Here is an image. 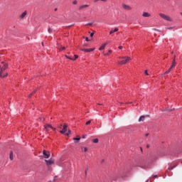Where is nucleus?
Returning a JSON list of instances; mask_svg holds the SVG:
<instances>
[{"label": "nucleus", "instance_id": "f257e3e1", "mask_svg": "<svg viewBox=\"0 0 182 182\" xmlns=\"http://www.w3.org/2000/svg\"><path fill=\"white\" fill-rule=\"evenodd\" d=\"M8 69V63L1 61V69L0 70V77H6L8 76V73H6V75H4V70Z\"/></svg>", "mask_w": 182, "mask_h": 182}, {"label": "nucleus", "instance_id": "f03ea898", "mask_svg": "<svg viewBox=\"0 0 182 182\" xmlns=\"http://www.w3.org/2000/svg\"><path fill=\"white\" fill-rule=\"evenodd\" d=\"M119 59H122L121 61H119V65H126V63H128V62H130L132 60V58L129 56H120L119 57Z\"/></svg>", "mask_w": 182, "mask_h": 182}, {"label": "nucleus", "instance_id": "7ed1b4c3", "mask_svg": "<svg viewBox=\"0 0 182 182\" xmlns=\"http://www.w3.org/2000/svg\"><path fill=\"white\" fill-rule=\"evenodd\" d=\"M159 16L162 18V19H164L165 21H168V22H171L173 21V19H171V17L163 13H159Z\"/></svg>", "mask_w": 182, "mask_h": 182}, {"label": "nucleus", "instance_id": "20e7f679", "mask_svg": "<svg viewBox=\"0 0 182 182\" xmlns=\"http://www.w3.org/2000/svg\"><path fill=\"white\" fill-rule=\"evenodd\" d=\"M122 8L124 11H132V9H133V7L129 4H126L125 3L122 4Z\"/></svg>", "mask_w": 182, "mask_h": 182}, {"label": "nucleus", "instance_id": "39448f33", "mask_svg": "<svg viewBox=\"0 0 182 182\" xmlns=\"http://www.w3.org/2000/svg\"><path fill=\"white\" fill-rule=\"evenodd\" d=\"M66 132H68V124H64L63 130L60 131V133H61V134H65Z\"/></svg>", "mask_w": 182, "mask_h": 182}, {"label": "nucleus", "instance_id": "423d86ee", "mask_svg": "<svg viewBox=\"0 0 182 182\" xmlns=\"http://www.w3.org/2000/svg\"><path fill=\"white\" fill-rule=\"evenodd\" d=\"M43 154L45 159H49V157H50V152L46 150L43 151Z\"/></svg>", "mask_w": 182, "mask_h": 182}, {"label": "nucleus", "instance_id": "0eeeda50", "mask_svg": "<svg viewBox=\"0 0 182 182\" xmlns=\"http://www.w3.org/2000/svg\"><path fill=\"white\" fill-rule=\"evenodd\" d=\"M80 50H82V52H93L95 50V48H86V49H83L81 48Z\"/></svg>", "mask_w": 182, "mask_h": 182}, {"label": "nucleus", "instance_id": "6e6552de", "mask_svg": "<svg viewBox=\"0 0 182 182\" xmlns=\"http://www.w3.org/2000/svg\"><path fill=\"white\" fill-rule=\"evenodd\" d=\"M142 16L144 18H150V16H151V14H150V13L149 12H143Z\"/></svg>", "mask_w": 182, "mask_h": 182}, {"label": "nucleus", "instance_id": "1a4fd4ad", "mask_svg": "<svg viewBox=\"0 0 182 182\" xmlns=\"http://www.w3.org/2000/svg\"><path fill=\"white\" fill-rule=\"evenodd\" d=\"M26 15H28V11H25L19 16L20 19H23V18H25Z\"/></svg>", "mask_w": 182, "mask_h": 182}, {"label": "nucleus", "instance_id": "9d476101", "mask_svg": "<svg viewBox=\"0 0 182 182\" xmlns=\"http://www.w3.org/2000/svg\"><path fill=\"white\" fill-rule=\"evenodd\" d=\"M44 128L46 129V130H48L49 128L52 129L53 130H55V128L52 127V124H46V125H44Z\"/></svg>", "mask_w": 182, "mask_h": 182}, {"label": "nucleus", "instance_id": "9b49d317", "mask_svg": "<svg viewBox=\"0 0 182 182\" xmlns=\"http://www.w3.org/2000/svg\"><path fill=\"white\" fill-rule=\"evenodd\" d=\"M85 8H89V5L84 4L79 6V10L82 11V9H85Z\"/></svg>", "mask_w": 182, "mask_h": 182}, {"label": "nucleus", "instance_id": "f8f14e48", "mask_svg": "<svg viewBox=\"0 0 182 182\" xmlns=\"http://www.w3.org/2000/svg\"><path fill=\"white\" fill-rule=\"evenodd\" d=\"M45 161L48 164V166H50V164H53V160L52 159L46 160Z\"/></svg>", "mask_w": 182, "mask_h": 182}, {"label": "nucleus", "instance_id": "ddd939ff", "mask_svg": "<svg viewBox=\"0 0 182 182\" xmlns=\"http://www.w3.org/2000/svg\"><path fill=\"white\" fill-rule=\"evenodd\" d=\"M119 31V28H114V29H112L109 32V35H112L113 33H114V32H117Z\"/></svg>", "mask_w": 182, "mask_h": 182}, {"label": "nucleus", "instance_id": "4468645a", "mask_svg": "<svg viewBox=\"0 0 182 182\" xmlns=\"http://www.w3.org/2000/svg\"><path fill=\"white\" fill-rule=\"evenodd\" d=\"M173 110H176V108L171 107V109L166 108V109H164L163 112H166V111H167V112H173Z\"/></svg>", "mask_w": 182, "mask_h": 182}, {"label": "nucleus", "instance_id": "2eb2a0df", "mask_svg": "<svg viewBox=\"0 0 182 182\" xmlns=\"http://www.w3.org/2000/svg\"><path fill=\"white\" fill-rule=\"evenodd\" d=\"M172 68H176V57H174L172 65L170 67L171 69H172Z\"/></svg>", "mask_w": 182, "mask_h": 182}, {"label": "nucleus", "instance_id": "dca6fc26", "mask_svg": "<svg viewBox=\"0 0 182 182\" xmlns=\"http://www.w3.org/2000/svg\"><path fill=\"white\" fill-rule=\"evenodd\" d=\"M144 119H146V116H141L139 119V122H144Z\"/></svg>", "mask_w": 182, "mask_h": 182}, {"label": "nucleus", "instance_id": "f3484780", "mask_svg": "<svg viewBox=\"0 0 182 182\" xmlns=\"http://www.w3.org/2000/svg\"><path fill=\"white\" fill-rule=\"evenodd\" d=\"M81 150H82V151H84V153H86V151H87V147L82 146V147H81Z\"/></svg>", "mask_w": 182, "mask_h": 182}, {"label": "nucleus", "instance_id": "a211bd4d", "mask_svg": "<svg viewBox=\"0 0 182 182\" xmlns=\"http://www.w3.org/2000/svg\"><path fill=\"white\" fill-rule=\"evenodd\" d=\"M105 48H106L105 44H102L100 48H99V50H103V49H105Z\"/></svg>", "mask_w": 182, "mask_h": 182}, {"label": "nucleus", "instance_id": "6ab92c4d", "mask_svg": "<svg viewBox=\"0 0 182 182\" xmlns=\"http://www.w3.org/2000/svg\"><path fill=\"white\" fill-rule=\"evenodd\" d=\"M10 160H14V152L11 151L10 152Z\"/></svg>", "mask_w": 182, "mask_h": 182}, {"label": "nucleus", "instance_id": "aec40b11", "mask_svg": "<svg viewBox=\"0 0 182 182\" xmlns=\"http://www.w3.org/2000/svg\"><path fill=\"white\" fill-rule=\"evenodd\" d=\"M65 58H66L67 59H70V60H75V59H73V58H71V57H70V56H68V55H65Z\"/></svg>", "mask_w": 182, "mask_h": 182}, {"label": "nucleus", "instance_id": "412c9836", "mask_svg": "<svg viewBox=\"0 0 182 182\" xmlns=\"http://www.w3.org/2000/svg\"><path fill=\"white\" fill-rule=\"evenodd\" d=\"M34 93H36V90H35L31 94H30L28 97H32V96L34 95Z\"/></svg>", "mask_w": 182, "mask_h": 182}, {"label": "nucleus", "instance_id": "4be33fe9", "mask_svg": "<svg viewBox=\"0 0 182 182\" xmlns=\"http://www.w3.org/2000/svg\"><path fill=\"white\" fill-rule=\"evenodd\" d=\"M72 133V131L70 129H68V133H65V136H69Z\"/></svg>", "mask_w": 182, "mask_h": 182}, {"label": "nucleus", "instance_id": "5701e85b", "mask_svg": "<svg viewBox=\"0 0 182 182\" xmlns=\"http://www.w3.org/2000/svg\"><path fill=\"white\" fill-rule=\"evenodd\" d=\"M73 140H77V141H79V140H80V136H77V137H74Z\"/></svg>", "mask_w": 182, "mask_h": 182}, {"label": "nucleus", "instance_id": "b1692460", "mask_svg": "<svg viewBox=\"0 0 182 182\" xmlns=\"http://www.w3.org/2000/svg\"><path fill=\"white\" fill-rule=\"evenodd\" d=\"M99 1H102V2H107V0H94V2H99Z\"/></svg>", "mask_w": 182, "mask_h": 182}, {"label": "nucleus", "instance_id": "393cba45", "mask_svg": "<svg viewBox=\"0 0 182 182\" xmlns=\"http://www.w3.org/2000/svg\"><path fill=\"white\" fill-rule=\"evenodd\" d=\"M169 72H171V68L164 73V75H168Z\"/></svg>", "mask_w": 182, "mask_h": 182}, {"label": "nucleus", "instance_id": "a878e982", "mask_svg": "<svg viewBox=\"0 0 182 182\" xmlns=\"http://www.w3.org/2000/svg\"><path fill=\"white\" fill-rule=\"evenodd\" d=\"M92 141L94 143H99V139H92Z\"/></svg>", "mask_w": 182, "mask_h": 182}, {"label": "nucleus", "instance_id": "bb28decb", "mask_svg": "<svg viewBox=\"0 0 182 182\" xmlns=\"http://www.w3.org/2000/svg\"><path fill=\"white\" fill-rule=\"evenodd\" d=\"M112 52H113V51H112V50H109L107 54H104V55H110V53H112Z\"/></svg>", "mask_w": 182, "mask_h": 182}, {"label": "nucleus", "instance_id": "cd10ccee", "mask_svg": "<svg viewBox=\"0 0 182 182\" xmlns=\"http://www.w3.org/2000/svg\"><path fill=\"white\" fill-rule=\"evenodd\" d=\"M73 5H77V1L74 0V1H73Z\"/></svg>", "mask_w": 182, "mask_h": 182}, {"label": "nucleus", "instance_id": "c85d7f7f", "mask_svg": "<svg viewBox=\"0 0 182 182\" xmlns=\"http://www.w3.org/2000/svg\"><path fill=\"white\" fill-rule=\"evenodd\" d=\"M48 32L49 33H52V29H51L50 28H48Z\"/></svg>", "mask_w": 182, "mask_h": 182}, {"label": "nucleus", "instance_id": "c756f323", "mask_svg": "<svg viewBox=\"0 0 182 182\" xmlns=\"http://www.w3.org/2000/svg\"><path fill=\"white\" fill-rule=\"evenodd\" d=\"M65 49H66L65 47L60 46V50H65Z\"/></svg>", "mask_w": 182, "mask_h": 182}, {"label": "nucleus", "instance_id": "7c9ffc66", "mask_svg": "<svg viewBox=\"0 0 182 182\" xmlns=\"http://www.w3.org/2000/svg\"><path fill=\"white\" fill-rule=\"evenodd\" d=\"M90 123H92V120H89L86 122V124L88 125V124H90Z\"/></svg>", "mask_w": 182, "mask_h": 182}, {"label": "nucleus", "instance_id": "2f4dec72", "mask_svg": "<svg viewBox=\"0 0 182 182\" xmlns=\"http://www.w3.org/2000/svg\"><path fill=\"white\" fill-rule=\"evenodd\" d=\"M74 56H75V58H73V59H75V60H76V59H77V58H79V55H75Z\"/></svg>", "mask_w": 182, "mask_h": 182}, {"label": "nucleus", "instance_id": "473e14b6", "mask_svg": "<svg viewBox=\"0 0 182 182\" xmlns=\"http://www.w3.org/2000/svg\"><path fill=\"white\" fill-rule=\"evenodd\" d=\"M56 180H58V176H55V177H54L53 181H54V182H56Z\"/></svg>", "mask_w": 182, "mask_h": 182}, {"label": "nucleus", "instance_id": "72a5a7b5", "mask_svg": "<svg viewBox=\"0 0 182 182\" xmlns=\"http://www.w3.org/2000/svg\"><path fill=\"white\" fill-rule=\"evenodd\" d=\"M93 35H95V33H90V38H93Z\"/></svg>", "mask_w": 182, "mask_h": 182}, {"label": "nucleus", "instance_id": "f704fd0d", "mask_svg": "<svg viewBox=\"0 0 182 182\" xmlns=\"http://www.w3.org/2000/svg\"><path fill=\"white\" fill-rule=\"evenodd\" d=\"M144 73L146 75V76H149V73H147V70H145Z\"/></svg>", "mask_w": 182, "mask_h": 182}, {"label": "nucleus", "instance_id": "c9c22d12", "mask_svg": "<svg viewBox=\"0 0 182 182\" xmlns=\"http://www.w3.org/2000/svg\"><path fill=\"white\" fill-rule=\"evenodd\" d=\"M104 45H105V46H106L107 45H109V41H107L106 43H105Z\"/></svg>", "mask_w": 182, "mask_h": 182}, {"label": "nucleus", "instance_id": "e433bc0d", "mask_svg": "<svg viewBox=\"0 0 182 182\" xmlns=\"http://www.w3.org/2000/svg\"><path fill=\"white\" fill-rule=\"evenodd\" d=\"M86 137H87V135H82V139H86Z\"/></svg>", "mask_w": 182, "mask_h": 182}, {"label": "nucleus", "instance_id": "4c0bfd02", "mask_svg": "<svg viewBox=\"0 0 182 182\" xmlns=\"http://www.w3.org/2000/svg\"><path fill=\"white\" fill-rule=\"evenodd\" d=\"M85 41H86L87 42H89V38L86 37V38H85Z\"/></svg>", "mask_w": 182, "mask_h": 182}, {"label": "nucleus", "instance_id": "58836bf2", "mask_svg": "<svg viewBox=\"0 0 182 182\" xmlns=\"http://www.w3.org/2000/svg\"><path fill=\"white\" fill-rule=\"evenodd\" d=\"M1 69H2V63H0V70H1Z\"/></svg>", "mask_w": 182, "mask_h": 182}, {"label": "nucleus", "instance_id": "ea45409f", "mask_svg": "<svg viewBox=\"0 0 182 182\" xmlns=\"http://www.w3.org/2000/svg\"><path fill=\"white\" fill-rule=\"evenodd\" d=\"M119 49H123V46H119Z\"/></svg>", "mask_w": 182, "mask_h": 182}, {"label": "nucleus", "instance_id": "a19ab883", "mask_svg": "<svg viewBox=\"0 0 182 182\" xmlns=\"http://www.w3.org/2000/svg\"><path fill=\"white\" fill-rule=\"evenodd\" d=\"M87 174V169L85 170V176Z\"/></svg>", "mask_w": 182, "mask_h": 182}, {"label": "nucleus", "instance_id": "79ce46f5", "mask_svg": "<svg viewBox=\"0 0 182 182\" xmlns=\"http://www.w3.org/2000/svg\"><path fill=\"white\" fill-rule=\"evenodd\" d=\"M145 136H146V137H147V136H149V133H146V134H145Z\"/></svg>", "mask_w": 182, "mask_h": 182}, {"label": "nucleus", "instance_id": "37998d69", "mask_svg": "<svg viewBox=\"0 0 182 182\" xmlns=\"http://www.w3.org/2000/svg\"><path fill=\"white\" fill-rule=\"evenodd\" d=\"M154 178H157V175L154 176Z\"/></svg>", "mask_w": 182, "mask_h": 182}, {"label": "nucleus", "instance_id": "c03bdc74", "mask_svg": "<svg viewBox=\"0 0 182 182\" xmlns=\"http://www.w3.org/2000/svg\"><path fill=\"white\" fill-rule=\"evenodd\" d=\"M54 11H58V9H57V8H55V9H54Z\"/></svg>", "mask_w": 182, "mask_h": 182}, {"label": "nucleus", "instance_id": "a18cd8bd", "mask_svg": "<svg viewBox=\"0 0 182 182\" xmlns=\"http://www.w3.org/2000/svg\"><path fill=\"white\" fill-rule=\"evenodd\" d=\"M88 25H90V26H92V23H89Z\"/></svg>", "mask_w": 182, "mask_h": 182}, {"label": "nucleus", "instance_id": "49530a36", "mask_svg": "<svg viewBox=\"0 0 182 182\" xmlns=\"http://www.w3.org/2000/svg\"><path fill=\"white\" fill-rule=\"evenodd\" d=\"M3 75H6V73H4V71H3Z\"/></svg>", "mask_w": 182, "mask_h": 182}, {"label": "nucleus", "instance_id": "de8ad7c7", "mask_svg": "<svg viewBox=\"0 0 182 182\" xmlns=\"http://www.w3.org/2000/svg\"><path fill=\"white\" fill-rule=\"evenodd\" d=\"M100 106H102V104H98Z\"/></svg>", "mask_w": 182, "mask_h": 182}, {"label": "nucleus", "instance_id": "09e8293b", "mask_svg": "<svg viewBox=\"0 0 182 182\" xmlns=\"http://www.w3.org/2000/svg\"><path fill=\"white\" fill-rule=\"evenodd\" d=\"M129 104H132V102H127V104H129Z\"/></svg>", "mask_w": 182, "mask_h": 182}, {"label": "nucleus", "instance_id": "8fccbe9b", "mask_svg": "<svg viewBox=\"0 0 182 182\" xmlns=\"http://www.w3.org/2000/svg\"><path fill=\"white\" fill-rule=\"evenodd\" d=\"M42 45H43V42H42Z\"/></svg>", "mask_w": 182, "mask_h": 182}, {"label": "nucleus", "instance_id": "3c124183", "mask_svg": "<svg viewBox=\"0 0 182 182\" xmlns=\"http://www.w3.org/2000/svg\"><path fill=\"white\" fill-rule=\"evenodd\" d=\"M43 120L45 121V118H43Z\"/></svg>", "mask_w": 182, "mask_h": 182}, {"label": "nucleus", "instance_id": "603ef678", "mask_svg": "<svg viewBox=\"0 0 182 182\" xmlns=\"http://www.w3.org/2000/svg\"><path fill=\"white\" fill-rule=\"evenodd\" d=\"M48 182H52L51 181H48Z\"/></svg>", "mask_w": 182, "mask_h": 182}, {"label": "nucleus", "instance_id": "864d4df0", "mask_svg": "<svg viewBox=\"0 0 182 182\" xmlns=\"http://www.w3.org/2000/svg\"><path fill=\"white\" fill-rule=\"evenodd\" d=\"M181 15H182V13H181Z\"/></svg>", "mask_w": 182, "mask_h": 182}, {"label": "nucleus", "instance_id": "5fc2aeb1", "mask_svg": "<svg viewBox=\"0 0 182 182\" xmlns=\"http://www.w3.org/2000/svg\"><path fill=\"white\" fill-rule=\"evenodd\" d=\"M147 147H149V145H147Z\"/></svg>", "mask_w": 182, "mask_h": 182}]
</instances>
